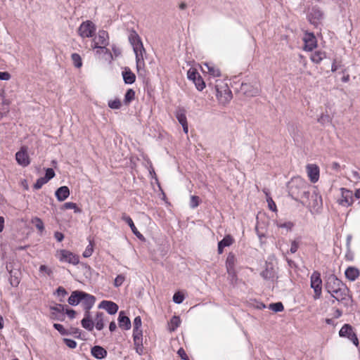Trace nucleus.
Wrapping results in <instances>:
<instances>
[{"label":"nucleus","mask_w":360,"mask_h":360,"mask_svg":"<svg viewBox=\"0 0 360 360\" xmlns=\"http://www.w3.org/2000/svg\"><path fill=\"white\" fill-rule=\"evenodd\" d=\"M308 188L309 185L305 180L297 177L292 180L290 192L292 195H295L297 197L309 198L310 193Z\"/></svg>","instance_id":"f257e3e1"},{"label":"nucleus","mask_w":360,"mask_h":360,"mask_svg":"<svg viewBox=\"0 0 360 360\" xmlns=\"http://www.w3.org/2000/svg\"><path fill=\"white\" fill-rule=\"evenodd\" d=\"M96 30V25L92 21L87 20L81 23L77 33L82 38H91L95 35Z\"/></svg>","instance_id":"f03ea898"},{"label":"nucleus","mask_w":360,"mask_h":360,"mask_svg":"<svg viewBox=\"0 0 360 360\" xmlns=\"http://www.w3.org/2000/svg\"><path fill=\"white\" fill-rule=\"evenodd\" d=\"M307 18L310 24L317 27L323 18V12L318 6H313L307 13Z\"/></svg>","instance_id":"7ed1b4c3"},{"label":"nucleus","mask_w":360,"mask_h":360,"mask_svg":"<svg viewBox=\"0 0 360 360\" xmlns=\"http://www.w3.org/2000/svg\"><path fill=\"white\" fill-rule=\"evenodd\" d=\"M310 285L314 290L315 300L319 299L322 293V280L321 278V274L315 271L312 273L310 277Z\"/></svg>","instance_id":"20e7f679"},{"label":"nucleus","mask_w":360,"mask_h":360,"mask_svg":"<svg viewBox=\"0 0 360 360\" xmlns=\"http://www.w3.org/2000/svg\"><path fill=\"white\" fill-rule=\"evenodd\" d=\"M208 87L212 89L217 98L221 102L229 101L232 98L231 91L227 85H224V86L221 87V89H224V90L220 89L219 85L217 84L213 87L211 83L208 84Z\"/></svg>","instance_id":"39448f33"},{"label":"nucleus","mask_w":360,"mask_h":360,"mask_svg":"<svg viewBox=\"0 0 360 360\" xmlns=\"http://www.w3.org/2000/svg\"><path fill=\"white\" fill-rule=\"evenodd\" d=\"M129 41L133 47V50L135 54L139 53H146V49L143 46V42L138 33L131 30L128 37Z\"/></svg>","instance_id":"423d86ee"},{"label":"nucleus","mask_w":360,"mask_h":360,"mask_svg":"<svg viewBox=\"0 0 360 360\" xmlns=\"http://www.w3.org/2000/svg\"><path fill=\"white\" fill-rule=\"evenodd\" d=\"M339 335L342 338H348L355 346H359V339L356 334L354 332L353 327L351 325L348 323L344 324L339 331Z\"/></svg>","instance_id":"0eeeda50"},{"label":"nucleus","mask_w":360,"mask_h":360,"mask_svg":"<svg viewBox=\"0 0 360 360\" xmlns=\"http://www.w3.org/2000/svg\"><path fill=\"white\" fill-rule=\"evenodd\" d=\"M57 257L62 262H68L73 265H77L79 262V259L77 255L66 250H60L58 251Z\"/></svg>","instance_id":"6e6552de"},{"label":"nucleus","mask_w":360,"mask_h":360,"mask_svg":"<svg viewBox=\"0 0 360 360\" xmlns=\"http://www.w3.org/2000/svg\"><path fill=\"white\" fill-rule=\"evenodd\" d=\"M66 305L62 304H56L53 306H50L51 319L59 321H63L65 320V308Z\"/></svg>","instance_id":"1a4fd4ad"},{"label":"nucleus","mask_w":360,"mask_h":360,"mask_svg":"<svg viewBox=\"0 0 360 360\" xmlns=\"http://www.w3.org/2000/svg\"><path fill=\"white\" fill-rule=\"evenodd\" d=\"M341 198L338 200L339 205L344 207H349L353 204V193L352 191L345 188H341Z\"/></svg>","instance_id":"9d476101"},{"label":"nucleus","mask_w":360,"mask_h":360,"mask_svg":"<svg viewBox=\"0 0 360 360\" xmlns=\"http://www.w3.org/2000/svg\"><path fill=\"white\" fill-rule=\"evenodd\" d=\"M345 284L338 279L335 275H330L328 277L326 283V289L328 292L330 294L333 293L335 290L338 288H340Z\"/></svg>","instance_id":"9b49d317"},{"label":"nucleus","mask_w":360,"mask_h":360,"mask_svg":"<svg viewBox=\"0 0 360 360\" xmlns=\"http://www.w3.org/2000/svg\"><path fill=\"white\" fill-rule=\"evenodd\" d=\"M15 160L18 164L22 167H27L30 165V161L26 146H22L20 150L16 153Z\"/></svg>","instance_id":"f8f14e48"},{"label":"nucleus","mask_w":360,"mask_h":360,"mask_svg":"<svg viewBox=\"0 0 360 360\" xmlns=\"http://www.w3.org/2000/svg\"><path fill=\"white\" fill-rule=\"evenodd\" d=\"M304 42V50L308 51H313L317 46V39L313 32H306L303 37Z\"/></svg>","instance_id":"ddd939ff"},{"label":"nucleus","mask_w":360,"mask_h":360,"mask_svg":"<svg viewBox=\"0 0 360 360\" xmlns=\"http://www.w3.org/2000/svg\"><path fill=\"white\" fill-rule=\"evenodd\" d=\"M307 176L311 183H316L319 179V167L315 164H308L306 166Z\"/></svg>","instance_id":"4468645a"},{"label":"nucleus","mask_w":360,"mask_h":360,"mask_svg":"<svg viewBox=\"0 0 360 360\" xmlns=\"http://www.w3.org/2000/svg\"><path fill=\"white\" fill-rule=\"evenodd\" d=\"M96 302L95 296L89 294L86 292H84L83 297L82 298L81 304L83 307L84 312L90 311Z\"/></svg>","instance_id":"2eb2a0df"},{"label":"nucleus","mask_w":360,"mask_h":360,"mask_svg":"<svg viewBox=\"0 0 360 360\" xmlns=\"http://www.w3.org/2000/svg\"><path fill=\"white\" fill-rule=\"evenodd\" d=\"M121 219L122 221L126 222L130 227L132 233L141 240H144V236L138 231L131 218L125 213H123Z\"/></svg>","instance_id":"dca6fc26"},{"label":"nucleus","mask_w":360,"mask_h":360,"mask_svg":"<svg viewBox=\"0 0 360 360\" xmlns=\"http://www.w3.org/2000/svg\"><path fill=\"white\" fill-rule=\"evenodd\" d=\"M239 91L246 96H255L258 94L259 90L249 83H242Z\"/></svg>","instance_id":"f3484780"},{"label":"nucleus","mask_w":360,"mask_h":360,"mask_svg":"<svg viewBox=\"0 0 360 360\" xmlns=\"http://www.w3.org/2000/svg\"><path fill=\"white\" fill-rule=\"evenodd\" d=\"M98 308L104 309L109 314L111 315L116 314L118 311L117 304L112 301L108 300L101 301L98 305Z\"/></svg>","instance_id":"a211bd4d"},{"label":"nucleus","mask_w":360,"mask_h":360,"mask_svg":"<svg viewBox=\"0 0 360 360\" xmlns=\"http://www.w3.org/2000/svg\"><path fill=\"white\" fill-rule=\"evenodd\" d=\"M84 291L74 290L72 292L68 300V302L71 306H77L81 304L82 298L83 297Z\"/></svg>","instance_id":"6ab92c4d"},{"label":"nucleus","mask_w":360,"mask_h":360,"mask_svg":"<svg viewBox=\"0 0 360 360\" xmlns=\"http://www.w3.org/2000/svg\"><path fill=\"white\" fill-rule=\"evenodd\" d=\"M348 292H349V289L347 288V287L345 285H344L342 287H340V288H338V290L336 289L335 290V292L333 293H331L330 295L336 300L343 301V300H345L347 299V297H348Z\"/></svg>","instance_id":"aec40b11"},{"label":"nucleus","mask_w":360,"mask_h":360,"mask_svg":"<svg viewBox=\"0 0 360 360\" xmlns=\"http://www.w3.org/2000/svg\"><path fill=\"white\" fill-rule=\"evenodd\" d=\"M91 355L97 359H105L108 355V352L103 347L95 345L91 349Z\"/></svg>","instance_id":"412c9836"},{"label":"nucleus","mask_w":360,"mask_h":360,"mask_svg":"<svg viewBox=\"0 0 360 360\" xmlns=\"http://www.w3.org/2000/svg\"><path fill=\"white\" fill-rule=\"evenodd\" d=\"M82 326L88 331H92L94 328V323L91 319L90 311L84 312V318L81 321Z\"/></svg>","instance_id":"4be33fe9"},{"label":"nucleus","mask_w":360,"mask_h":360,"mask_svg":"<svg viewBox=\"0 0 360 360\" xmlns=\"http://www.w3.org/2000/svg\"><path fill=\"white\" fill-rule=\"evenodd\" d=\"M124 82L126 84H132L136 81L135 74L130 70L129 68L125 67L122 72Z\"/></svg>","instance_id":"5701e85b"},{"label":"nucleus","mask_w":360,"mask_h":360,"mask_svg":"<svg viewBox=\"0 0 360 360\" xmlns=\"http://www.w3.org/2000/svg\"><path fill=\"white\" fill-rule=\"evenodd\" d=\"M55 195L58 201H64L70 195V189L66 186H60L56 191Z\"/></svg>","instance_id":"b1692460"},{"label":"nucleus","mask_w":360,"mask_h":360,"mask_svg":"<svg viewBox=\"0 0 360 360\" xmlns=\"http://www.w3.org/2000/svg\"><path fill=\"white\" fill-rule=\"evenodd\" d=\"M118 324L121 328L129 330L131 328V321L128 316H125L123 311H120L118 316Z\"/></svg>","instance_id":"393cba45"},{"label":"nucleus","mask_w":360,"mask_h":360,"mask_svg":"<svg viewBox=\"0 0 360 360\" xmlns=\"http://www.w3.org/2000/svg\"><path fill=\"white\" fill-rule=\"evenodd\" d=\"M234 240L230 235H226L224 238L218 243V253L221 254L224 248L231 245Z\"/></svg>","instance_id":"a878e982"},{"label":"nucleus","mask_w":360,"mask_h":360,"mask_svg":"<svg viewBox=\"0 0 360 360\" xmlns=\"http://www.w3.org/2000/svg\"><path fill=\"white\" fill-rule=\"evenodd\" d=\"M345 274L348 280L354 281L359 276L360 272L357 268L349 266L345 270Z\"/></svg>","instance_id":"bb28decb"},{"label":"nucleus","mask_w":360,"mask_h":360,"mask_svg":"<svg viewBox=\"0 0 360 360\" xmlns=\"http://www.w3.org/2000/svg\"><path fill=\"white\" fill-rule=\"evenodd\" d=\"M96 40L100 43L101 45L105 46L106 47L109 44L108 39V32L105 30H99L98 37H96Z\"/></svg>","instance_id":"cd10ccee"},{"label":"nucleus","mask_w":360,"mask_h":360,"mask_svg":"<svg viewBox=\"0 0 360 360\" xmlns=\"http://www.w3.org/2000/svg\"><path fill=\"white\" fill-rule=\"evenodd\" d=\"M143 53H139L135 54L136 70L139 75H141V70H144L145 62L143 58Z\"/></svg>","instance_id":"c85d7f7f"},{"label":"nucleus","mask_w":360,"mask_h":360,"mask_svg":"<svg viewBox=\"0 0 360 360\" xmlns=\"http://www.w3.org/2000/svg\"><path fill=\"white\" fill-rule=\"evenodd\" d=\"M326 57V53L324 51H316L315 52L311 53L310 59L313 63H314L316 64H319Z\"/></svg>","instance_id":"c756f323"},{"label":"nucleus","mask_w":360,"mask_h":360,"mask_svg":"<svg viewBox=\"0 0 360 360\" xmlns=\"http://www.w3.org/2000/svg\"><path fill=\"white\" fill-rule=\"evenodd\" d=\"M135 91L132 89L127 90L123 103L125 105H129L135 99Z\"/></svg>","instance_id":"7c9ffc66"},{"label":"nucleus","mask_w":360,"mask_h":360,"mask_svg":"<svg viewBox=\"0 0 360 360\" xmlns=\"http://www.w3.org/2000/svg\"><path fill=\"white\" fill-rule=\"evenodd\" d=\"M176 117L181 124L187 123L186 110L184 108H179L176 110Z\"/></svg>","instance_id":"2f4dec72"},{"label":"nucleus","mask_w":360,"mask_h":360,"mask_svg":"<svg viewBox=\"0 0 360 360\" xmlns=\"http://www.w3.org/2000/svg\"><path fill=\"white\" fill-rule=\"evenodd\" d=\"M205 65L206 66L207 69L208 73L213 76V77H220L221 76V71L219 68H216L213 64L210 63H205Z\"/></svg>","instance_id":"473e14b6"},{"label":"nucleus","mask_w":360,"mask_h":360,"mask_svg":"<svg viewBox=\"0 0 360 360\" xmlns=\"http://www.w3.org/2000/svg\"><path fill=\"white\" fill-rule=\"evenodd\" d=\"M103 313L98 312L95 319V327L98 330H101L104 328Z\"/></svg>","instance_id":"72a5a7b5"},{"label":"nucleus","mask_w":360,"mask_h":360,"mask_svg":"<svg viewBox=\"0 0 360 360\" xmlns=\"http://www.w3.org/2000/svg\"><path fill=\"white\" fill-rule=\"evenodd\" d=\"M181 320L179 316H173L169 323V330L174 331L180 325Z\"/></svg>","instance_id":"f704fd0d"},{"label":"nucleus","mask_w":360,"mask_h":360,"mask_svg":"<svg viewBox=\"0 0 360 360\" xmlns=\"http://www.w3.org/2000/svg\"><path fill=\"white\" fill-rule=\"evenodd\" d=\"M276 226L280 229H285L287 231H292V228L294 227L295 224L292 221H276Z\"/></svg>","instance_id":"c9c22d12"},{"label":"nucleus","mask_w":360,"mask_h":360,"mask_svg":"<svg viewBox=\"0 0 360 360\" xmlns=\"http://www.w3.org/2000/svg\"><path fill=\"white\" fill-rule=\"evenodd\" d=\"M236 262V259L235 255L233 253H229L227 256L226 260V268L229 269H235V264Z\"/></svg>","instance_id":"e433bc0d"},{"label":"nucleus","mask_w":360,"mask_h":360,"mask_svg":"<svg viewBox=\"0 0 360 360\" xmlns=\"http://www.w3.org/2000/svg\"><path fill=\"white\" fill-rule=\"evenodd\" d=\"M9 274H10V277H9L10 284L13 287H17L19 285L20 281V278L17 276V273L14 272L13 271H10Z\"/></svg>","instance_id":"4c0bfd02"},{"label":"nucleus","mask_w":360,"mask_h":360,"mask_svg":"<svg viewBox=\"0 0 360 360\" xmlns=\"http://www.w3.org/2000/svg\"><path fill=\"white\" fill-rule=\"evenodd\" d=\"M71 59L73 65L77 68H80L82 66V60L79 53H73L71 55Z\"/></svg>","instance_id":"58836bf2"},{"label":"nucleus","mask_w":360,"mask_h":360,"mask_svg":"<svg viewBox=\"0 0 360 360\" xmlns=\"http://www.w3.org/2000/svg\"><path fill=\"white\" fill-rule=\"evenodd\" d=\"M193 82L195 84L196 89L200 91H202L206 86L205 82L200 75Z\"/></svg>","instance_id":"ea45409f"},{"label":"nucleus","mask_w":360,"mask_h":360,"mask_svg":"<svg viewBox=\"0 0 360 360\" xmlns=\"http://www.w3.org/2000/svg\"><path fill=\"white\" fill-rule=\"evenodd\" d=\"M32 223L35 226L40 233L44 230V225L43 221L39 217H34L32 219Z\"/></svg>","instance_id":"a19ab883"},{"label":"nucleus","mask_w":360,"mask_h":360,"mask_svg":"<svg viewBox=\"0 0 360 360\" xmlns=\"http://www.w3.org/2000/svg\"><path fill=\"white\" fill-rule=\"evenodd\" d=\"M100 43L96 40V38H94L91 43L92 49H96V53L100 52V50H105L106 52H109V49L105 46H100Z\"/></svg>","instance_id":"79ce46f5"},{"label":"nucleus","mask_w":360,"mask_h":360,"mask_svg":"<svg viewBox=\"0 0 360 360\" xmlns=\"http://www.w3.org/2000/svg\"><path fill=\"white\" fill-rule=\"evenodd\" d=\"M200 75L195 68H191L187 72V78L193 82Z\"/></svg>","instance_id":"37998d69"},{"label":"nucleus","mask_w":360,"mask_h":360,"mask_svg":"<svg viewBox=\"0 0 360 360\" xmlns=\"http://www.w3.org/2000/svg\"><path fill=\"white\" fill-rule=\"evenodd\" d=\"M94 252V243L92 240H89V245L86 247L82 255L85 258H88L91 256Z\"/></svg>","instance_id":"c03bdc74"},{"label":"nucleus","mask_w":360,"mask_h":360,"mask_svg":"<svg viewBox=\"0 0 360 360\" xmlns=\"http://www.w3.org/2000/svg\"><path fill=\"white\" fill-rule=\"evenodd\" d=\"M269 309L274 312H280L284 309L283 304L281 302L271 303L269 304Z\"/></svg>","instance_id":"a18cd8bd"},{"label":"nucleus","mask_w":360,"mask_h":360,"mask_svg":"<svg viewBox=\"0 0 360 360\" xmlns=\"http://www.w3.org/2000/svg\"><path fill=\"white\" fill-rule=\"evenodd\" d=\"M63 207L65 210L72 209V210H74L75 213H79L81 212V210L77 207V204L75 202H65L63 205Z\"/></svg>","instance_id":"49530a36"},{"label":"nucleus","mask_w":360,"mask_h":360,"mask_svg":"<svg viewBox=\"0 0 360 360\" xmlns=\"http://www.w3.org/2000/svg\"><path fill=\"white\" fill-rule=\"evenodd\" d=\"M121 106L122 103L119 98H115L108 101V107L111 109L118 110Z\"/></svg>","instance_id":"de8ad7c7"},{"label":"nucleus","mask_w":360,"mask_h":360,"mask_svg":"<svg viewBox=\"0 0 360 360\" xmlns=\"http://www.w3.org/2000/svg\"><path fill=\"white\" fill-rule=\"evenodd\" d=\"M300 242H301L300 238H298L291 242L290 248V252L291 254H294L297 251L300 244Z\"/></svg>","instance_id":"09e8293b"},{"label":"nucleus","mask_w":360,"mask_h":360,"mask_svg":"<svg viewBox=\"0 0 360 360\" xmlns=\"http://www.w3.org/2000/svg\"><path fill=\"white\" fill-rule=\"evenodd\" d=\"M331 117L328 114L322 113L318 118V122L321 124H330L331 122Z\"/></svg>","instance_id":"8fccbe9b"},{"label":"nucleus","mask_w":360,"mask_h":360,"mask_svg":"<svg viewBox=\"0 0 360 360\" xmlns=\"http://www.w3.org/2000/svg\"><path fill=\"white\" fill-rule=\"evenodd\" d=\"M53 328L59 332V333L62 335H70V331L66 330L63 325L60 323H53Z\"/></svg>","instance_id":"3c124183"},{"label":"nucleus","mask_w":360,"mask_h":360,"mask_svg":"<svg viewBox=\"0 0 360 360\" xmlns=\"http://www.w3.org/2000/svg\"><path fill=\"white\" fill-rule=\"evenodd\" d=\"M351 181L356 184L360 181V173L358 171L352 170L351 172Z\"/></svg>","instance_id":"603ef678"},{"label":"nucleus","mask_w":360,"mask_h":360,"mask_svg":"<svg viewBox=\"0 0 360 360\" xmlns=\"http://www.w3.org/2000/svg\"><path fill=\"white\" fill-rule=\"evenodd\" d=\"M125 281V276L123 274H119L114 281V285L116 288L121 286Z\"/></svg>","instance_id":"864d4df0"},{"label":"nucleus","mask_w":360,"mask_h":360,"mask_svg":"<svg viewBox=\"0 0 360 360\" xmlns=\"http://www.w3.org/2000/svg\"><path fill=\"white\" fill-rule=\"evenodd\" d=\"M227 274L229 275V278L230 279L231 283L236 282L237 279L236 272L235 269H226Z\"/></svg>","instance_id":"5fc2aeb1"},{"label":"nucleus","mask_w":360,"mask_h":360,"mask_svg":"<svg viewBox=\"0 0 360 360\" xmlns=\"http://www.w3.org/2000/svg\"><path fill=\"white\" fill-rule=\"evenodd\" d=\"M184 300V296L179 292H175L173 295V301L176 304H181Z\"/></svg>","instance_id":"6e6d98bb"},{"label":"nucleus","mask_w":360,"mask_h":360,"mask_svg":"<svg viewBox=\"0 0 360 360\" xmlns=\"http://www.w3.org/2000/svg\"><path fill=\"white\" fill-rule=\"evenodd\" d=\"M47 182V180H46L44 177H40L37 180V181L34 184V188L37 190L39 189L43 186V185H44Z\"/></svg>","instance_id":"4d7b16f0"},{"label":"nucleus","mask_w":360,"mask_h":360,"mask_svg":"<svg viewBox=\"0 0 360 360\" xmlns=\"http://www.w3.org/2000/svg\"><path fill=\"white\" fill-rule=\"evenodd\" d=\"M55 176V172L52 168H48L46 169L45 176H43L47 181L51 180Z\"/></svg>","instance_id":"13d9d810"},{"label":"nucleus","mask_w":360,"mask_h":360,"mask_svg":"<svg viewBox=\"0 0 360 360\" xmlns=\"http://www.w3.org/2000/svg\"><path fill=\"white\" fill-rule=\"evenodd\" d=\"M63 342L69 348L74 349L77 347L76 341L72 339L64 338Z\"/></svg>","instance_id":"bf43d9fd"},{"label":"nucleus","mask_w":360,"mask_h":360,"mask_svg":"<svg viewBox=\"0 0 360 360\" xmlns=\"http://www.w3.org/2000/svg\"><path fill=\"white\" fill-rule=\"evenodd\" d=\"M199 197L196 195H192L191 197L190 206L191 208H195L199 205Z\"/></svg>","instance_id":"052dcab7"},{"label":"nucleus","mask_w":360,"mask_h":360,"mask_svg":"<svg viewBox=\"0 0 360 360\" xmlns=\"http://www.w3.org/2000/svg\"><path fill=\"white\" fill-rule=\"evenodd\" d=\"M56 294L58 296L65 297L68 295V292L63 287L59 286L56 290Z\"/></svg>","instance_id":"680f3d73"},{"label":"nucleus","mask_w":360,"mask_h":360,"mask_svg":"<svg viewBox=\"0 0 360 360\" xmlns=\"http://www.w3.org/2000/svg\"><path fill=\"white\" fill-rule=\"evenodd\" d=\"M266 201L268 202V207L269 210H271L273 212H276L277 210L276 205L274 201L272 200V198L269 197Z\"/></svg>","instance_id":"e2e57ef3"},{"label":"nucleus","mask_w":360,"mask_h":360,"mask_svg":"<svg viewBox=\"0 0 360 360\" xmlns=\"http://www.w3.org/2000/svg\"><path fill=\"white\" fill-rule=\"evenodd\" d=\"M66 314L68 317L71 319H75L76 315V311L74 309L67 308V307L65 308V312L64 314Z\"/></svg>","instance_id":"0e129e2a"},{"label":"nucleus","mask_w":360,"mask_h":360,"mask_svg":"<svg viewBox=\"0 0 360 360\" xmlns=\"http://www.w3.org/2000/svg\"><path fill=\"white\" fill-rule=\"evenodd\" d=\"M141 319L140 316H136L135 317V319H134V329H141Z\"/></svg>","instance_id":"69168bd1"},{"label":"nucleus","mask_w":360,"mask_h":360,"mask_svg":"<svg viewBox=\"0 0 360 360\" xmlns=\"http://www.w3.org/2000/svg\"><path fill=\"white\" fill-rule=\"evenodd\" d=\"M11 74L8 72H1L0 71V80L8 81L11 79Z\"/></svg>","instance_id":"338daca9"},{"label":"nucleus","mask_w":360,"mask_h":360,"mask_svg":"<svg viewBox=\"0 0 360 360\" xmlns=\"http://www.w3.org/2000/svg\"><path fill=\"white\" fill-rule=\"evenodd\" d=\"M178 355L183 360H189L185 350L183 348H180L177 352Z\"/></svg>","instance_id":"774afa93"}]
</instances>
